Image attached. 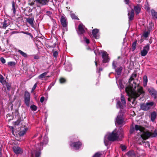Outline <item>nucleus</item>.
<instances>
[{
    "label": "nucleus",
    "mask_w": 157,
    "mask_h": 157,
    "mask_svg": "<svg viewBox=\"0 0 157 157\" xmlns=\"http://www.w3.org/2000/svg\"><path fill=\"white\" fill-rule=\"evenodd\" d=\"M149 32H146L143 34V36L144 37L146 38L148 37Z\"/></svg>",
    "instance_id": "obj_38"
},
{
    "label": "nucleus",
    "mask_w": 157,
    "mask_h": 157,
    "mask_svg": "<svg viewBox=\"0 0 157 157\" xmlns=\"http://www.w3.org/2000/svg\"><path fill=\"white\" fill-rule=\"evenodd\" d=\"M125 2V3L128 5L129 4V0H124Z\"/></svg>",
    "instance_id": "obj_49"
},
{
    "label": "nucleus",
    "mask_w": 157,
    "mask_h": 157,
    "mask_svg": "<svg viewBox=\"0 0 157 157\" xmlns=\"http://www.w3.org/2000/svg\"><path fill=\"white\" fill-rule=\"evenodd\" d=\"M36 2L39 4L42 5H44L47 4L49 0H35Z\"/></svg>",
    "instance_id": "obj_18"
},
{
    "label": "nucleus",
    "mask_w": 157,
    "mask_h": 157,
    "mask_svg": "<svg viewBox=\"0 0 157 157\" xmlns=\"http://www.w3.org/2000/svg\"><path fill=\"white\" fill-rule=\"evenodd\" d=\"M60 22L63 27H66L67 26V22L66 17L64 16H62L61 17Z\"/></svg>",
    "instance_id": "obj_12"
},
{
    "label": "nucleus",
    "mask_w": 157,
    "mask_h": 157,
    "mask_svg": "<svg viewBox=\"0 0 157 157\" xmlns=\"http://www.w3.org/2000/svg\"><path fill=\"white\" fill-rule=\"evenodd\" d=\"M148 90L152 96H153L154 98H156L157 96V92L156 91L152 88H149Z\"/></svg>",
    "instance_id": "obj_15"
},
{
    "label": "nucleus",
    "mask_w": 157,
    "mask_h": 157,
    "mask_svg": "<svg viewBox=\"0 0 157 157\" xmlns=\"http://www.w3.org/2000/svg\"><path fill=\"white\" fill-rule=\"evenodd\" d=\"M48 142V138L47 136H45L44 138L43 141L40 144H38L36 146V148L38 151H33L31 152L32 156L34 157H39L40 155V151L42 149L43 146H45Z\"/></svg>",
    "instance_id": "obj_4"
},
{
    "label": "nucleus",
    "mask_w": 157,
    "mask_h": 157,
    "mask_svg": "<svg viewBox=\"0 0 157 157\" xmlns=\"http://www.w3.org/2000/svg\"><path fill=\"white\" fill-rule=\"evenodd\" d=\"M151 13L153 17L157 18V13L154 10L152 9L151 10Z\"/></svg>",
    "instance_id": "obj_29"
},
{
    "label": "nucleus",
    "mask_w": 157,
    "mask_h": 157,
    "mask_svg": "<svg viewBox=\"0 0 157 157\" xmlns=\"http://www.w3.org/2000/svg\"><path fill=\"white\" fill-rule=\"evenodd\" d=\"M26 21L30 24L32 27L33 25L34 18L33 17L31 18H28L26 19Z\"/></svg>",
    "instance_id": "obj_21"
},
{
    "label": "nucleus",
    "mask_w": 157,
    "mask_h": 157,
    "mask_svg": "<svg viewBox=\"0 0 157 157\" xmlns=\"http://www.w3.org/2000/svg\"><path fill=\"white\" fill-rule=\"evenodd\" d=\"M144 128L140 126L136 125L135 127H131L130 132L131 134L136 133V131H139L142 134L140 135V138L141 141L147 139L150 137H154L157 136V130H155L153 132L148 131H144Z\"/></svg>",
    "instance_id": "obj_2"
},
{
    "label": "nucleus",
    "mask_w": 157,
    "mask_h": 157,
    "mask_svg": "<svg viewBox=\"0 0 157 157\" xmlns=\"http://www.w3.org/2000/svg\"><path fill=\"white\" fill-rule=\"evenodd\" d=\"M147 78L146 75H144L143 77V85L144 86H147Z\"/></svg>",
    "instance_id": "obj_24"
},
{
    "label": "nucleus",
    "mask_w": 157,
    "mask_h": 157,
    "mask_svg": "<svg viewBox=\"0 0 157 157\" xmlns=\"http://www.w3.org/2000/svg\"><path fill=\"white\" fill-rule=\"evenodd\" d=\"M81 144L79 142L72 143L70 146L73 147L75 150L78 149L81 146Z\"/></svg>",
    "instance_id": "obj_10"
},
{
    "label": "nucleus",
    "mask_w": 157,
    "mask_h": 157,
    "mask_svg": "<svg viewBox=\"0 0 157 157\" xmlns=\"http://www.w3.org/2000/svg\"><path fill=\"white\" fill-rule=\"evenodd\" d=\"M71 70V66H69L66 68V70L68 71H70Z\"/></svg>",
    "instance_id": "obj_44"
},
{
    "label": "nucleus",
    "mask_w": 157,
    "mask_h": 157,
    "mask_svg": "<svg viewBox=\"0 0 157 157\" xmlns=\"http://www.w3.org/2000/svg\"><path fill=\"white\" fill-rule=\"evenodd\" d=\"M145 9L147 10V11H149L150 10V8L149 6H146Z\"/></svg>",
    "instance_id": "obj_50"
},
{
    "label": "nucleus",
    "mask_w": 157,
    "mask_h": 157,
    "mask_svg": "<svg viewBox=\"0 0 157 157\" xmlns=\"http://www.w3.org/2000/svg\"><path fill=\"white\" fill-rule=\"evenodd\" d=\"M13 150L14 152L16 154H21L23 151L22 149L19 147L17 146H14L13 147Z\"/></svg>",
    "instance_id": "obj_14"
},
{
    "label": "nucleus",
    "mask_w": 157,
    "mask_h": 157,
    "mask_svg": "<svg viewBox=\"0 0 157 157\" xmlns=\"http://www.w3.org/2000/svg\"><path fill=\"white\" fill-rule=\"evenodd\" d=\"M34 4V3H33V2H32V3H31V5H33Z\"/></svg>",
    "instance_id": "obj_54"
},
{
    "label": "nucleus",
    "mask_w": 157,
    "mask_h": 157,
    "mask_svg": "<svg viewBox=\"0 0 157 157\" xmlns=\"http://www.w3.org/2000/svg\"><path fill=\"white\" fill-rule=\"evenodd\" d=\"M84 41L86 42L87 44H89L90 43L89 40L87 39L86 37H85L84 38Z\"/></svg>",
    "instance_id": "obj_45"
},
{
    "label": "nucleus",
    "mask_w": 157,
    "mask_h": 157,
    "mask_svg": "<svg viewBox=\"0 0 157 157\" xmlns=\"http://www.w3.org/2000/svg\"><path fill=\"white\" fill-rule=\"evenodd\" d=\"M8 65L12 67H14L15 65V63L13 62H10L8 63Z\"/></svg>",
    "instance_id": "obj_35"
},
{
    "label": "nucleus",
    "mask_w": 157,
    "mask_h": 157,
    "mask_svg": "<svg viewBox=\"0 0 157 157\" xmlns=\"http://www.w3.org/2000/svg\"><path fill=\"white\" fill-rule=\"evenodd\" d=\"M2 150V147L0 146V157H1L2 156V153L1 151Z\"/></svg>",
    "instance_id": "obj_48"
},
{
    "label": "nucleus",
    "mask_w": 157,
    "mask_h": 157,
    "mask_svg": "<svg viewBox=\"0 0 157 157\" xmlns=\"http://www.w3.org/2000/svg\"><path fill=\"white\" fill-rule=\"evenodd\" d=\"M127 155L128 157H135L136 156L135 154L133 151H130L128 152Z\"/></svg>",
    "instance_id": "obj_20"
},
{
    "label": "nucleus",
    "mask_w": 157,
    "mask_h": 157,
    "mask_svg": "<svg viewBox=\"0 0 157 157\" xmlns=\"http://www.w3.org/2000/svg\"><path fill=\"white\" fill-rule=\"evenodd\" d=\"M113 67L115 68L116 67V66H115V62L114 61H113Z\"/></svg>",
    "instance_id": "obj_52"
},
{
    "label": "nucleus",
    "mask_w": 157,
    "mask_h": 157,
    "mask_svg": "<svg viewBox=\"0 0 157 157\" xmlns=\"http://www.w3.org/2000/svg\"><path fill=\"white\" fill-rule=\"evenodd\" d=\"M0 60L1 62L3 63H4L6 62V60L3 57L1 58Z\"/></svg>",
    "instance_id": "obj_43"
},
{
    "label": "nucleus",
    "mask_w": 157,
    "mask_h": 157,
    "mask_svg": "<svg viewBox=\"0 0 157 157\" xmlns=\"http://www.w3.org/2000/svg\"><path fill=\"white\" fill-rule=\"evenodd\" d=\"M44 99L45 98L44 97L42 96L41 97L40 99V102L42 103L44 101Z\"/></svg>",
    "instance_id": "obj_47"
},
{
    "label": "nucleus",
    "mask_w": 157,
    "mask_h": 157,
    "mask_svg": "<svg viewBox=\"0 0 157 157\" xmlns=\"http://www.w3.org/2000/svg\"><path fill=\"white\" fill-rule=\"evenodd\" d=\"M136 74L135 73L132 74L129 80L130 84L125 88L126 93L131 98V100H129V98H128V100L130 101H132V104L137 97L140 95H143L144 94L143 87L140 86L139 83H136L134 79V78L136 77Z\"/></svg>",
    "instance_id": "obj_1"
},
{
    "label": "nucleus",
    "mask_w": 157,
    "mask_h": 157,
    "mask_svg": "<svg viewBox=\"0 0 157 157\" xmlns=\"http://www.w3.org/2000/svg\"><path fill=\"white\" fill-rule=\"evenodd\" d=\"M30 95L29 93L27 91L25 92V102L28 106H29Z\"/></svg>",
    "instance_id": "obj_8"
},
{
    "label": "nucleus",
    "mask_w": 157,
    "mask_h": 157,
    "mask_svg": "<svg viewBox=\"0 0 157 157\" xmlns=\"http://www.w3.org/2000/svg\"><path fill=\"white\" fill-rule=\"evenodd\" d=\"M37 83H36L33 86V87L32 90L31 91V92H33L34 90H35V89L36 88L37 86Z\"/></svg>",
    "instance_id": "obj_39"
},
{
    "label": "nucleus",
    "mask_w": 157,
    "mask_h": 157,
    "mask_svg": "<svg viewBox=\"0 0 157 157\" xmlns=\"http://www.w3.org/2000/svg\"><path fill=\"white\" fill-rule=\"evenodd\" d=\"M71 17L72 19H78V17L75 14L73 13H71Z\"/></svg>",
    "instance_id": "obj_37"
},
{
    "label": "nucleus",
    "mask_w": 157,
    "mask_h": 157,
    "mask_svg": "<svg viewBox=\"0 0 157 157\" xmlns=\"http://www.w3.org/2000/svg\"><path fill=\"white\" fill-rule=\"evenodd\" d=\"M21 33H23V34H26V35H29L32 38H33V35H32V34L31 33H29L25 32L24 31H21Z\"/></svg>",
    "instance_id": "obj_34"
},
{
    "label": "nucleus",
    "mask_w": 157,
    "mask_h": 157,
    "mask_svg": "<svg viewBox=\"0 0 157 157\" xmlns=\"http://www.w3.org/2000/svg\"><path fill=\"white\" fill-rule=\"evenodd\" d=\"M0 82L3 85H4V84L6 83V81L4 79V77L2 75H0Z\"/></svg>",
    "instance_id": "obj_28"
},
{
    "label": "nucleus",
    "mask_w": 157,
    "mask_h": 157,
    "mask_svg": "<svg viewBox=\"0 0 157 157\" xmlns=\"http://www.w3.org/2000/svg\"><path fill=\"white\" fill-rule=\"evenodd\" d=\"M99 70H100V71H102V69L101 68H100V69H99Z\"/></svg>",
    "instance_id": "obj_55"
},
{
    "label": "nucleus",
    "mask_w": 157,
    "mask_h": 157,
    "mask_svg": "<svg viewBox=\"0 0 157 157\" xmlns=\"http://www.w3.org/2000/svg\"><path fill=\"white\" fill-rule=\"evenodd\" d=\"M149 42H150L151 43V40H149Z\"/></svg>",
    "instance_id": "obj_56"
},
{
    "label": "nucleus",
    "mask_w": 157,
    "mask_h": 157,
    "mask_svg": "<svg viewBox=\"0 0 157 157\" xmlns=\"http://www.w3.org/2000/svg\"><path fill=\"white\" fill-rule=\"evenodd\" d=\"M122 70V68L121 67H118L116 70V71L117 73V75H119L120 74Z\"/></svg>",
    "instance_id": "obj_30"
},
{
    "label": "nucleus",
    "mask_w": 157,
    "mask_h": 157,
    "mask_svg": "<svg viewBox=\"0 0 157 157\" xmlns=\"http://www.w3.org/2000/svg\"><path fill=\"white\" fill-rule=\"evenodd\" d=\"M84 27V26L82 24L79 25L78 27V34L81 35L85 32Z\"/></svg>",
    "instance_id": "obj_13"
},
{
    "label": "nucleus",
    "mask_w": 157,
    "mask_h": 157,
    "mask_svg": "<svg viewBox=\"0 0 157 157\" xmlns=\"http://www.w3.org/2000/svg\"><path fill=\"white\" fill-rule=\"evenodd\" d=\"M30 108L33 111H35L37 109V107L34 105H31L30 106Z\"/></svg>",
    "instance_id": "obj_33"
},
{
    "label": "nucleus",
    "mask_w": 157,
    "mask_h": 157,
    "mask_svg": "<svg viewBox=\"0 0 157 157\" xmlns=\"http://www.w3.org/2000/svg\"><path fill=\"white\" fill-rule=\"evenodd\" d=\"M153 102H147L146 104H143L141 105V109L143 110L146 111L149 109L154 105Z\"/></svg>",
    "instance_id": "obj_7"
},
{
    "label": "nucleus",
    "mask_w": 157,
    "mask_h": 157,
    "mask_svg": "<svg viewBox=\"0 0 157 157\" xmlns=\"http://www.w3.org/2000/svg\"><path fill=\"white\" fill-rule=\"evenodd\" d=\"M102 58L103 63H106L109 61L108 54L105 52H103L102 53Z\"/></svg>",
    "instance_id": "obj_11"
},
{
    "label": "nucleus",
    "mask_w": 157,
    "mask_h": 157,
    "mask_svg": "<svg viewBox=\"0 0 157 157\" xmlns=\"http://www.w3.org/2000/svg\"><path fill=\"white\" fill-rule=\"evenodd\" d=\"M4 85H5L6 86L7 89L8 90H10L11 86L9 83H8L6 82V83H5Z\"/></svg>",
    "instance_id": "obj_32"
},
{
    "label": "nucleus",
    "mask_w": 157,
    "mask_h": 157,
    "mask_svg": "<svg viewBox=\"0 0 157 157\" xmlns=\"http://www.w3.org/2000/svg\"><path fill=\"white\" fill-rule=\"evenodd\" d=\"M136 41H135L133 43L132 45V48L130 49L132 51H134V50L136 48Z\"/></svg>",
    "instance_id": "obj_25"
},
{
    "label": "nucleus",
    "mask_w": 157,
    "mask_h": 157,
    "mask_svg": "<svg viewBox=\"0 0 157 157\" xmlns=\"http://www.w3.org/2000/svg\"><path fill=\"white\" fill-rule=\"evenodd\" d=\"M99 30L96 29H94L92 30V33L93 36L95 38L98 39L99 35L98 34Z\"/></svg>",
    "instance_id": "obj_16"
},
{
    "label": "nucleus",
    "mask_w": 157,
    "mask_h": 157,
    "mask_svg": "<svg viewBox=\"0 0 157 157\" xmlns=\"http://www.w3.org/2000/svg\"><path fill=\"white\" fill-rule=\"evenodd\" d=\"M119 137L118 132L116 129L111 133H108L105 135L104 143L105 146H108L110 144V141H114L117 140Z\"/></svg>",
    "instance_id": "obj_3"
},
{
    "label": "nucleus",
    "mask_w": 157,
    "mask_h": 157,
    "mask_svg": "<svg viewBox=\"0 0 157 157\" xmlns=\"http://www.w3.org/2000/svg\"><path fill=\"white\" fill-rule=\"evenodd\" d=\"M58 53L57 51H55L53 53V56L55 57H57L58 56Z\"/></svg>",
    "instance_id": "obj_46"
},
{
    "label": "nucleus",
    "mask_w": 157,
    "mask_h": 157,
    "mask_svg": "<svg viewBox=\"0 0 157 157\" xmlns=\"http://www.w3.org/2000/svg\"><path fill=\"white\" fill-rule=\"evenodd\" d=\"M12 10L13 11V14H15L16 13V8L15 7V4L13 1L12 2Z\"/></svg>",
    "instance_id": "obj_31"
},
{
    "label": "nucleus",
    "mask_w": 157,
    "mask_h": 157,
    "mask_svg": "<svg viewBox=\"0 0 157 157\" xmlns=\"http://www.w3.org/2000/svg\"><path fill=\"white\" fill-rule=\"evenodd\" d=\"M65 81L66 80L63 78H61L59 79V82L61 83H63L65 82Z\"/></svg>",
    "instance_id": "obj_40"
},
{
    "label": "nucleus",
    "mask_w": 157,
    "mask_h": 157,
    "mask_svg": "<svg viewBox=\"0 0 157 157\" xmlns=\"http://www.w3.org/2000/svg\"><path fill=\"white\" fill-rule=\"evenodd\" d=\"M47 73V72H45L41 74L38 76V78L43 80V78L45 77Z\"/></svg>",
    "instance_id": "obj_26"
},
{
    "label": "nucleus",
    "mask_w": 157,
    "mask_h": 157,
    "mask_svg": "<svg viewBox=\"0 0 157 157\" xmlns=\"http://www.w3.org/2000/svg\"><path fill=\"white\" fill-rule=\"evenodd\" d=\"M8 25L6 21V20H5L3 22V24L2 25V27L3 28L5 29L6 27Z\"/></svg>",
    "instance_id": "obj_36"
},
{
    "label": "nucleus",
    "mask_w": 157,
    "mask_h": 157,
    "mask_svg": "<svg viewBox=\"0 0 157 157\" xmlns=\"http://www.w3.org/2000/svg\"><path fill=\"white\" fill-rule=\"evenodd\" d=\"M94 52L95 53V51H94Z\"/></svg>",
    "instance_id": "obj_57"
},
{
    "label": "nucleus",
    "mask_w": 157,
    "mask_h": 157,
    "mask_svg": "<svg viewBox=\"0 0 157 157\" xmlns=\"http://www.w3.org/2000/svg\"><path fill=\"white\" fill-rule=\"evenodd\" d=\"M27 130L28 128L27 127H22L21 128V131L19 133V136H23Z\"/></svg>",
    "instance_id": "obj_17"
},
{
    "label": "nucleus",
    "mask_w": 157,
    "mask_h": 157,
    "mask_svg": "<svg viewBox=\"0 0 157 157\" xmlns=\"http://www.w3.org/2000/svg\"><path fill=\"white\" fill-rule=\"evenodd\" d=\"M121 100L122 104H121L120 101H118L117 102V108H119L121 111L125 110V109L126 108V101L124 97L122 94L121 96Z\"/></svg>",
    "instance_id": "obj_6"
},
{
    "label": "nucleus",
    "mask_w": 157,
    "mask_h": 157,
    "mask_svg": "<svg viewBox=\"0 0 157 157\" xmlns=\"http://www.w3.org/2000/svg\"><path fill=\"white\" fill-rule=\"evenodd\" d=\"M128 15L129 16L128 18L129 21H131L132 20L134 15V10L133 9L131 10L130 13L129 12H128Z\"/></svg>",
    "instance_id": "obj_19"
},
{
    "label": "nucleus",
    "mask_w": 157,
    "mask_h": 157,
    "mask_svg": "<svg viewBox=\"0 0 157 157\" xmlns=\"http://www.w3.org/2000/svg\"><path fill=\"white\" fill-rule=\"evenodd\" d=\"M120 147L122 151H124L126 149V147L124 145H121Z\"/></svg>",
    "instance_id": "obj_42"
},
{
    "label": "nucleus",
    "mask_w": 157,
    "mask_h": 157,
    "mask_svg": "<svg viewBox=\"0 0 157 157\" xmlns=\"http://www.w3.org/2000/svg\"><path fill=\"white\" fill-rule=\"evenodd\" d=\"M149 49V46L147 45L144 46L143 50L141 51V55L142 56H145L147 54Z\"/></svg>",
    "instance_id": "obj_9"
},
{
    "label": "nucleus",
    "mask_w": 157,
    "mask_h": 157,
    "mask_svg": "<svg viewBox=\"0 0 157 157\" xmlns=\"http://www.w3.org/2000/svg\"><path fill=\"white\" fill-rule=\"evenodd\" d=\"M34 58L35 59H39V56H34Z\"/></svg>",
    "instance_id": "obj_51"
},
{
    "label": "nucleus",
    "mask_w": 157,
    "mask_h": 157,
    "mask_svg": "<svg viewBox=\"0 0 157 157\" xmlns=\"http://www.w3.org/2000/svg\"><path fill=\"white\" fill-rule=\"evenodd\" d=\"M134 9L136 14H137L140 13L141 8L139 5L134 6Z\"/></svg>",
    "instance_id": "obj_22"
},
{
    "label": "nucleus",
    "mask_w": 157,
    "mask_h": 157,
    "mask_svg": "<svg viewBox=\"0 0 157 157\" xmlns=\"http://www.w3.org/2000/svg\"><path fill=\"white\" fill-rule=\"evenodd\" d=\"M100 155L101 154L97 152L95 154L93 157H100Z\"/></svg>",
    "instance_id": "obj_41"
},
{
    "label": "nucleus",
    "mask_w": 157,
    "mask_h": 157,
    "mask_svg": "<svg viewBox=\"0 0 157 157\" xmlns=\"http://www.w3.org/2000/svg\"><path fill=\"white\" fill-rule=\"evenodd\" d=\"M156 116V113L155 112H154L151 113V120L153 121L155 120Z\"/></svg>",
    "instance_id": "obj_23"
},
{
    "label": "nucleus",
    "mask_w": 157,
    "mask_h": 157,
    "mask_svg": "<svg viewBox=\"0 0 157 157\" xmlns=\"http://www.w3.org/2000/svg\"><path fill=\"white\" fill-rule=\"evenodd\" d=\"M124 110H123L122 111H121L119 113L115 121V124L116 125L117 124L121 125L124 124V121L123 117V113H124Z\"/></svg>",
    "instance_id": "obj_5"
},
{
    "label": "nucleus",
    "mask_w": 157,
    "mask_h": 157,
    "mask_svg": "<svg viewBox=\"0 0 157 157\" xmlns=\"http://www.w3.org/2000/svg\"><path fill=\"white\" fill-rule=\"evenodd\" d=\"M95 65H96V66H97V62L96 61H95Z\"/></svg>",
    "instance_id": "obj_53"
},
{
    "label": "nucleus",
    "mask_w": 157,
    "mask_h": 157,
    "mask_svg": "<svg viewBox=\"0 0 157 157\" xmlns=\"http://www.w3.org/2000/svg\"><path fill=\"white\" fill-rule=\"evenodd\" d=\"M17 52H18L19 53H20L22 56H23L24 57H27V54L23 52L22 51L20 50H18L17 51Z\"/></svg>",
    "instance_id": "obj_27"
}]
</instances>
